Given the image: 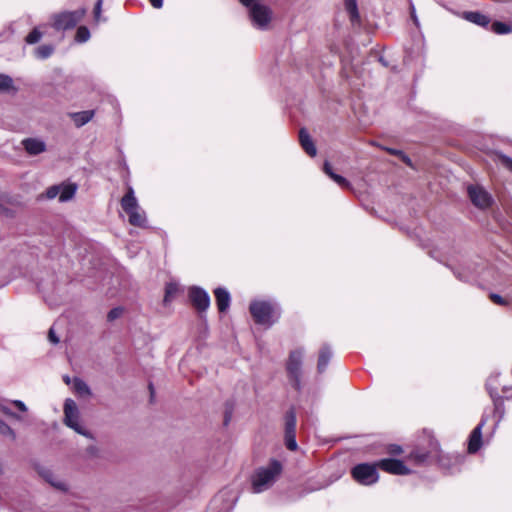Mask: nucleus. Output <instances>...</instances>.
Returning a JSON list of instances; mask_svg holds the SVG:
<instances>
[{
  "label": "nucleus",
  "mask_w": 512,
  "mask_h": 512,
  "mask_svg": "<svg viewBox=\"0 0 512 512\" xmlns=\"http://www.w3.org/2000/svg\"><path fill=\"white\" fill-rule=\"evenodd\" d=\"M0 214L6 215V216H12V211L6 207H4L2 204H0Z\"/></svg>",
  "instance_id": "09e8293b"
},
{
  "label": "nucleus",
  "mask_w": 512,
  "mask_h": 512,
  "mask_svg": "<svg viewBox=\"0 0 512 512\" xmlns=\"http://www.w3.org/2000/svg\"><path fill=\"white\" fill-rule=\"evenodd\" d=\"M48 337L50 342L53 344H57L59 342V338L55 335L54 330L52 328L49 330Z\"/></svg>",
  "instance_id": "de8ad7c7"
},
{
  "label": "nucleus",
  "mask_w": 512,
  "mask_h": 512,
  "mask_svg": "<svg viewBox=\"0 0 512 512\" xmlns=\"http://www.w3.org/2000/svg\"><path fill=\"white\" fill-rule=\"evenodd\" d=\"M42 476L45 478L47 482H49L53 487H55L58 490L65 491L68 489L67 483L64 480L55 476L52 472L48 470L44 471L42 472Z\"/></svg>",
  "instance_id": "5701e85b"
},
{
  "label": "nucleus",
  "mask_w": 512,
  "mask_h": 512,
  "mask_svg": "<svg viewBox=\"0 0 512 512\" xmlns=\"http://www.w3.org/2000/svg\"><path fill=\"white\" fill-rule=\"evenodd\" d=\"M411 18L413 19V22L415 23V25L418 26V24H419L418 23V18L416 16L414 7H412V9H411Z\"/></svg>",
  "instance_id": "3c124183"
},
{
  "label": "nucleus",
  "mask_w": 512,
  "mask_h": 512,
  "mask_svg": "<svg viewBox=\"0 0 512 512\" xmlns=\"http://www.w3.org/2000/svg\"><path fill=\"white\" fill-rule=\"evenodd\" d=\"M303 356L304 351L302 349L291 351L286 363L289 381L297 391L301 390Z\"/></svg>",
  "instance_id": "39448f33"
},
{
  "label": "nucleus",
  "mask_w": 512,
  "mask_h": 512,
  "mask_svg": "<svg viewBox=\"0 0 512 512\" xmlns=\"http://www.w3.org/2000/svg\"><path fill=\"white\" fill-rule=\"evenodd\" d=\"M388 448L396 449V448H401V447H400V446H398V445L392 444V445H390Z\"/></svg>",
  "instance_id": "864d4df0"
},
{
  "label": "nucleus",
  "mask_w": 512,
  "mask_h": 512,
  "mask_svg": "<svg viewBox=\"0 0 512 512\" xmlns=\"http://www.w3.org/2000/svg\"><path fill=\"white\" fill-rule=\"evenodd\" d=\"M344 5L347 13L349 14L351 22L358 23L360 20L358 6L356 0H344Z\"/></svg>",
  "instance_id": "b1692460"
},
{
  "label": "nucleus",
  "mask_w": 512,
  "mask_h": 512,
  "mask_svg": "<svg viewBox=\"0 0 512 512\" xmlns=\"http://www.w3.org/2000/svg\"><path fill=\"white\" fill-rule=\"evenodd\" d=\"M178 292V285L176 283H167L165 286V295L163 303L169 304Z\"/></svg>",
  "instance_id": "c756f323"
},
{
  "label": "nucleus",
  "mask_w": 512,
  "mask_h": 512,
  "mask_svg": "<svg viewBox=\"0 0 512 512\" xmlns=\"http://www.w3.org/2000/svg\"><path fill=\"white\" fill-rule=\"evenodd\" d=\"M0 435L12 441L16 439L15 431L2 419H0Z\"/></svg>",
  "instance_id": "7c9ffc66"
},
{
  "label": "nucleus",
  "mask_w": 512,
  "mask_h": 512,
  "mask_svg": "<svg viewBox=\"0 0 512 512\" xmlns=\"http://www.w3.org/2000/svg\"><path fill=\"white\" fill-rule=\"evenodd\" d=\"M377 468V463L374 465L359 464L352 469V476L361 485H372L379 479Z\"/></svg>",
  "instance_id": "6e6552de"
},
{
  "label": "nucleus",
  "mask_w": 512,
  "mask_h": 512,
  "mask_svg": "<svg viewBox=\"0 0 512 512\" xmlns=\"http://www.w3.org/2000/svg\"><path fill=\"white\" fill-rule=\"evenodd\" d=\"M377 466L390 474L406 475L410 473V469L402 461L397 459H382L377 462Z\"/></svg>",
  "instance_id": "9b49d317"
},
{
  "label": "nucleus",
  "mask_w": 512,
  "mask_h": 512,
  "mask_svg": "<svg viewBox=\"0 0 512 512\" xmlns=\"http://www.w3.org/2000/svg\"><path fill=\"white\" fill-rule=\"evenodd\" d=\"M502 391H503V393L506 395V397H507V398L512 397V394H511V395H508V391H509V388H508V387L504 386V387L502 388Z\"/></svg>",
  "instance_id": "603ef678"
},
{
  "label": "nucleus",
  "mask_w": 512,
  "mask_h": 512,
  "mask_svg": "<svg viewBox=\"0 0 512 512\" xmlns=\"http://www.w3.org/2000/svg\"><path fill=\"white\" fill-rule=\"evenodd\" d=\"M188 297L191 304L199 312L206 311L210 306L209 294L202 288L193 286L188 291Z\"/></svg>",
  "instance_id": "1a4fd4ad"
},
{
  "label": "nucleus",
  "mask_w": 512,
  "mask_h": 512,
  "mask_svg": "<svg viewBox=\"0 0 512 512\" xmlns=\"http://www.w3.org/2000/svg\"><path fill=\"white\" fill-rule=\"evenodd\" d=\"M77 191V185L74 183H68L60 185L59 201L66 202L71 200Z\"/></svg>",
  "instance_id": "4be33fe9"
},
{
  "label": "nucleus",
  "mask_w": 512,
  "mask_h": 512,
  "mask_svg": "<svg viewBox=\"0 0 512 512\" xmlns=\"http://www.w3.org/2000/svg\"><path fill=\"white\" fill-rule=\"evenodd\" d=\"M233 411H234V404L232 402H226L225 410H224V419H223L224 426H228L229 423L231 422Z\"/></svg>",
  "instance_id": "72a5a7b5"
},
{
  "label": "nucleus",
  "mask_w": 512,
  "mask_h": 512,
  "mask_svg": "<svg viewBox=\"0 0 512 512\" xmlns=\"http://www.w3.org/2000/svg\"><path fill=\"white\" fill-rule=\"evenodd\" d=\"M387 151L389 153L393 154V155L399 156L404 163H406L407 165L411 166L410 158L407 155H405L402 151L396 150V149H392V148L387 149Z\"/></svg>",
  "instance_id": "58836bf2"
},
{
  "label": "nucleus",
  "mask_w": 512,
  "mask_h": 512,
  "mask_svg": "<svg viewBox=\"0 0 512 512\" xmlns=\"http://www.w3.org/2000/svg\"><path fill=\"white\" fill-rule=\"evenodd\" d=\"M123 313V309L121 307L113 308L109 311L107 315V320L112 322L116 319H118Z\"/></svg>",
  "instance_id": "4c0bfd02"
},
{
  "label": "nucleus",
  "mask_w": 512,
  "mask_h": 512,
  "mask_svg": "<svg viewBox=\"0 0 512 512\" xmlns=\"http://www.w3.org/2000/svg\"><path fill=\"white\" fill-rule=\"evenodd\" d=\"M121 207L129 216V223L137 227H145L147 223L145 212L140 208L135 197L134 189L129 186L121 199Z\"/></svg>",
  "instance_id": "20e7f679"
},
{
  "label": "nucleus",
  "mask_w": 512,
  "mask_h": 512,
  "mask_svg": "<svg viewBox=\"0 0 512 512\" xmlns=\"http://www.w3.org/2000/svg\"><path fill=\"white\" fill-rule=\"evenodd\" d=\"M490 299L493 303H495L497 305L504 306V305L508 304V301L506 299H504L502 296L495 294V293L490 294Z\"/></svg>",
  "instance_id": "37998d69"
},
{
  "label": "nucleus",
  "mask_w": 512,
  "mask_h": 512,
  "mask_svg": "<svg viewBox=\"0 0 512 512\" xmlns=\"http://www.w3.org/2000/svg\"><path fill=\"white\" fill-rule=\"evenodd\" d=\"M16 91L12 77L7 74H0V93Z\"/></svg>",
  "instance_id": "a878e982"
},
{
  "label": "nucleus",
  "mask_w": 512,
  "mask_h": 512,
  "mask_svg": "<svg viewBox=\"0 0 512 512\" xmlns=\"http://www.w3.org/2000/svg\"><path fill=\"white\" fill-rule=\"evenodd\" d=\"M449 267L453 271V274L455 275V277L460 281L469 282L474 279L476 271L470 265H468V266L461 265L458 267L449 266Z\"/></svg>",
  "instance_id": "dca6fc26"
},
{
  "label": "nucleus",
  "mask_w": 512,
  "mask_h": 512,
  "mask_svg": "<svg viewBox=\"0 0 512 512\" xmlns=\"http://www.w3.org/2000/svg\"><path fill=\"white\" fill-rule=\"evenodd\" d=\"M85 14V8H80L75 11H64L53 15L52 25L56 30L72 29L83 19Z\"/></svg>",
  "instance_id": "0eeeda50"
},
{
  "label": "nucleus",
  "mask_w": 512,
  "mask_h": 512,
  "mask_svg": "<svg viewBox=\"0 0 512 512\" xmlns=\"http://www.w3.org/2000/svg\"><path fill=\"white\" fill-rule=\"evenodd\" d=\"M149 389L151 391V394H153V386H152V384L149 385Z\"/></svg>",
  "instance_id": "5fc2aeb1"
},
{
  "label": "nucleus",
  "mask_w": 512,
  "mask_h": 512,
  "mask_svg": "<svg viewBox=\"0 0 512 512\" xmlns=\"http://www.w3.org/2000/svg\"><path fill=\"white\" fill-rule=\"evenodd\" d=\"M331 356H332V352H331L330 347L327 345H324L320 349L319 357H318L317 369H318L319 373H322L326 370V368L329 364V361L331 359Z\"/></svg>",
  "instance_id": "aec40b11"
},
{
  "label": "nucleus",
  "mask_w": 512,
  "mask_h": 512,
  "mask_svg": "<svg viewBox=\"0 0 512 512\" xmlns=\"http://www.w3.org/2000/svg\"><path fill=\"white\" fill-rule=\"evenodd\" d=\"M25 151L32 156L39 155L46 150V144L39 138H25L21 142Z\"/></svg>",
  "instance_id": "ddd939ff"
},
{
  "label": "nucleus",
  "mask_w": 512,
  "mask_h": 512,
  "mask_svg": "<svg viewBox=\"0 0 512 512\" xmlns=\"http://www.w3.org/2000/svg\"><path fill=\"white\" fill-rule=\"evenodd\" d=\"M299 141L304 151L311 157H314L317 153L314 142L312 141L309 133L304 129L299 131Z\"/></svg>",
  "instance_id": "f3484780"
},
{
  "label": "nucleus",
  "mask_w": 512,
  "mask_h": 512,
  "mask_svg": "<svg viewBox=\"0 0 512 512\" xmlns=\"http://www.w3.org/2000/svg\"><path fill=\"white\" fill-rule=\"evenodd\" d=\"M283 471V463L277 459H271L266 465L257 468L251 477L253 493H262L270 489Z\"/></svg>",
  "instance_id": "f257e3e1"
},
{
  "label": "nucleus",
  "mask_w": 512,
  "mask_h": 512,
  "mask_svg": "<svg viewBox=\"0 0 512 512\" xmlns=\"http://www.w3.org/2000/svg\"><path fill=\"white\" fill-rule=\"evenodd\" d=\"M25 413H15L13 412V414L11 415L10 418L14 419L15 421L17 422H24L26 420V416L24 415Z\"/></svg>",
  "instance_id": "a18cd8bd"
},
{
  "label": "nucleus",
  "mask_w": 512,
  "mask_h": 512,
  "mask_svg": "<svg viewBox=\"0 0 512 512\" xmlns=\"http://www.w3.org/2000/svg\"><path fill=\"white\" fill-rule=\"evenodd\" d=\"M423 434L427 437V439H428L427 445L430 448H437V446H439L438 441L435 439V437L433 436L431 431L424 430Z\"/></svg>",
  "instance_id": "ea45409f"
},
{
  "label": "nucleus",
  "mask_w": 512,
  "mask_h": 512,
  "mask_svg": "<svg viewBox=\"0 0 512 512\" xmlns=\"http://www.w3.org/2000/svg\"><path fill=\"white\" fill-rule=\"evenodd\" d=\"M149 1L154 8H161L163 5V0H149Z\"/></svg>",
  "instance_id": "8fccbe9b"
},
{
  "label": "nucleus",
  "mask_w": 512,
  "mask_h": 512,
  "mask_svg": "<svg viewBox=\"0 0 512 512\" xmlns=\"http://www.w3.org/2000/svg\"><path fill=\"white\" fill-rule=\"evenodd\" d=\"M499 162L510 172H512V158L505 155V154H498L497 155Z\"/></svg>",
  "instance_id": "e433bc0d"
},
{
  "label": "nucleus",
  "mask_w": 512,
  "mask_h": 512,
  "mask_svg": "<svg viewBox=\"0 0 512 512\" xmlns=\"http://www.w3.org/2000/svg\"><path fill=\"white\" fill-rule=\"evenodd\" d=\"M498 377H499V374H491L486 381V389L492 399H494L496 396H498V394H497Z\"/></svg>",
  "instance_id": "bb28decb"
},
{
  "label": "nucleus",
  "mask_w": 512,
  "mask_h": 512,
  "mask_svg": "<svg viewBox=\"0 0 512 512\" xmlns=\"http://www.w3.org/2000/svg\"><path fill=\"white\" fill-rule=\"evenodd\" d=\"M484 420H482L471 432L467 448H481L482 446V427Z\"/></svg>",
  "instance_id": "6ab92c4d"
},
{
  "label": "nucleus",
  "mask_w": 512,
  "mask_h": 512,
  "mask_svg": "<svg viewBox=\"0 0 512 512\" xmlns=\"http://www.w3.org/2000/svg\"><path fill=\"white\" fill-rule=\"evenodd\" d=\"M74 390L76 393L82 396L91 395V390L89 386L80 378H75L73 382Z\"/></svg>",
  "instance_id": "cd10ccee"
},
{
  "label": "nucleus",
  "mask_w": 512,
  "mask_h": 512,
  "mask_svg": "<svg viewBox=\"0 0 512 512\" xmlns=\"http://www.w3.org/2000/svg\"><path fill=\"white\" fill-rule=\"evenodd\" d=\"M72 120L74 121L75 125L77 127H81L85 124H87L94 116L93 110H86L81 112H75L71 115Z\"/></svg>",
  "instance_id": "412c9836"
},
{
  "label": "nucleus",
  "mask_w": 512,
  "mask_h": 512,
  "mask_svg": "<svg viewBox=\"0 0 512 512\" xmlns=\"http://www.w3.org/2000/svg\"><path fill=\"white\" fill-rule=\"evenodd\" d=\"M64 424L73 429L76 433L89 437V432L80 422V414L74 400L68 398L64 402Z\"/></svg>",
  "instance_id": "423d86ee"
},
{
  "label": "nucleus",
  "mask_w": 512,
  "mask_h": 512,
  "mask_svg": "<svg viewBox=\"0 0 512 512\" xmlns=\"http://www.w3.org/2000/svg\"><path fill=\"white\" fill-rule=\"evenodd\" d=\"M9 405H13L15 408L19 410V412L27 413L28 408L26 404L21 400H11V401H0V413L11 417L13 411L11 410Z\"/></svg>",
  "instance_id": "a211bd4d"
},
{
  "label": "nucleus",
  "mask_w": 512,
  "mask_h": 512,
  "mask_svg": "<svg viewBox=\"0 0 512 512\" xmlns=\"http://www.w3.org/2000/svg\"><path fill=\"white\" fill-rule=\"evenodd\" d=\"M249 310L257 324L268 327L273 325L280 317L277 305L270 301L255 300L251 302Z\"/></svg>",
  "instance_id": "f03ea898"
},
{
  "label": "nucleus",
  "mask_w": 512,
  "mask_h": 512,
  "mask_svg": "<svg viewBox=\"0 0 512 512\" xmlns=\"http://www.w3.org/2000/svg\"><path fill=\"white\" fill-rule=\"evenodd\" d=\"M296 416L293 410H290L286 414V435L285 442L286 448H298L296 435Z\"/></svg>",
  "instance_id": "f8f14e48"
},
{
  "label": "nucleus",
  "mask_w": 512,
  "mask_h": 512,
  "mask_svg": "<svg viewBox=\"0 0 512 512\" xmlns=\"http://www.w3.org/2000/svg\"><path fill=\"white\" fill-rule=\"evenodd\" d=\"M380 61L383 63V65H386V63L384 62L383 58H380Z\"/></svg>",
  "instance_id": "4d7b16f0"
},
{
  "label": "nucleus",
  "mask_w": 512,
  "mask_h": 512,
  "mask_svg": "<svg viewBox=\"0 0 512 512\" xmlns=\"http://www.w3.org/2000/svg\"><path fill=\"white\" fill-rule=\"evenodd\" d=\"M331 179H333L341 187H347L349 185L348 181L338 174L332 175Z\"/></svg>",
  "instance_id": "c03bdc74"
},
{
  "label": "nucleus",
  "mask_w": 512,
  "mask_h": 512,
  "mask_svg": "<svg viewBox=\"0 0 512 512\" xmlns=\"http://www.w3.org/2000/svg\"><path fill=\"white\" fill-rule=\"evenodd\" d=\"M248 8V13L253 27L259 30H267L272 19L271 9L261 0H239Z\"/></svg>",
  "instance_id": "7ed1b4c3"
},
{
  "label": "nucleus",
  "mask_w": 512,
  "mask_h": 512,
  "mask_svg": "<svg viewBox=\"0 0 512 512\" xmlns=\"http://www.w3.org/2000/svg\"><path fill=\"white\" fill-rule=\"evenodd\" d=\"M499 398L498 396H496L493 400L494 402V414H495V417H497V420L496 422L498 423L503 415H504V408H503V405H502V402L499 401Z\"/></svg>",
  "instance_id": "f704fd0d"
},
{
  "label": "nucleus",
  "mask_w": 512,
  "mask_h": 512,
  "mask_svg": "<svg viewBox=\"0 0 512 512\" xmlns=\"http://www.w3.org/2000/svg\"><path fill=\"white\" fill-rule=\"evenodd\" d=\"M3 472V469H2V465L0 464V475L2 474Z\"/></svg>",
  "instance_id": "6e6d98bb"
},
{
  "label": "nucleus",
  "mask_w": 512,
  "mask_h": 512,
  "mask_svg": "<svg viewBox=\"0 0 512 512\" xmlns=\"http://www.w3.org/2000/svg\"><path fill=\"white\" fill-rule=\"evenodd\" d=\"M90 38V31L86 26H80L78 27L75 35V40L78 43H84L88 41Z\"/></svg>",
  "instance_id": "2f4dec72"
},
{
  "label": "nucleus",
  "mask_w": 512,
  "mask_h": 512,
  "mask_svg": "<svg viewBox=\"0 0 512 512\" xmlns=\"http://www.w3.org/2000/svg\"><path fill=\"white\" fill-rule=\"evenodd\" d=\"M458 15L468 22L481 27H487L490 24V18L479 11H465Z\"/></svg>",
  "instance_id": "4468645a"
},
{
  "label": "nucleus",
  "mask_w": 512,
  "mask_h": 512,
  "mask_svg": "<svg viewBox=\"0 0 512 512\" xmlns=\"http://www.w3.org/2000/svg\"><path fill=\"white\" fill-rule=\"evenodd\" d=\"M54 46L51 44H43L34 50V56L39 60L48 59L54 53Z\"/></svg>",
  "instance_id": "393cba45"
},
{
  "label": "nucleus",
  "mask_w": 512,
  "mask_h": 512,
  "mask_svg": "<svg viewBox=\"0 0 512 512\" xmlns=\"http://www.w3.org/2000/svg\"><path fill=\"white\" fill-rule=\"evenodd\" d=\"M60 193V185H54L47 189L46 196L48 199H54L59 196Z\"/></svg>",
  "instance_id": "79ce46f5"
},
{
  "label": "nucleus",
  "mask_w": 512,
  "mask_h": 512,
  "mask_svg": "<svg viewBox=\"0 0 512 512\" xmlns=\"http://www.w3.org/2000/svg\"><path fill=\"white\" fill-rule=\"evenodd\" d=\"M103 0H97L94 6V21L98 23L101 20Z\"/></svg>",
  "instance_id": "a19ab883"
},
{
  "label": "nucleus",
  "mask_w": 512,
  "mask_h": 512,
  "mask_svg": "<svg viewBox=\"0 0 512 512\" xmlns=\"http://www.w3.org/2000/svg\"><path fill=\"white\" fill-rule=\"evenodd\" d=\"M323 169H324V172H325V173H326L330 178H332V175H334V174H335V173L332 171V167H331L330 163H329V162H327V161L324 163V167H323Z\"/></svg>",
  "instance_id": "49530a36"
},
{
  "label": "nucleus",
  "mask_w": 512,
  "mask_h": 512,
  "mask_svg": "<svg viewBox=\"0 0 512 512\" xmlns=\"http://www.w3.org/2000/svg\"><path fill=\"white\" fill-rule=\"evenodd\" d=\"M427 452V450H416V453H414L411 457L416 463H424L428 457Z\"/></svg>",
  "instance_id": "c9c22d12"
},
{
  "label": "nucleus",
  "mask_w": 512,
  "mask_h": 512,
  "mask_svg": "<svg viewBox=\"0 0 512 512\" xmlns=\"http://www.w3.org/2000/svg\"><path fill=\"white\" fill-rule=\"evenodd\" d=\"M491 30L498 35L509 34L512 32V26L504 22L495 21L491 25Z\"/></svg>",
  "instance_id": "c85d7f7f"
},
{
  "label": "nucleus",
  "mask_w": 512,
  "mask_h": 512,
  "mask_svg": "<svg viewBox=\"0 0 512 512\" xmlns=\"http://www.w3.org/2000/svg\"><path fill=\"white\" fill-rule=\"evenodd\" d=\"M42 36V32L36 27L26 36L25 41L30 45L36 44L41 40Z\"/></svg>",
  "instance_id": "473e14b6"
},
{
  "label": "nucleus",
  "mask_w": 512,
  "mask_h": 512,
  "mask_svg": "<svg viewBox=\"0 0 512 512\" xmlns=\"http://www.w3.org/2000/svg\"><path fill=\"white\" fill-rule=\"evenodd\" d=\"M214 295L219 312H226L230 306V293L225 288L218 287L214 290Z\"/></svg>",
  "instance_id": "2eb2a0df"
},
{
  "label": "nucleus",
  "mask_w": 512,
  "mask_h": 512,
  "mask_svg": "<svg viewBox=\"0 0 512 512\" xmlns=\"http://www.w3.org/2000/svg\"><path fill=\"white\" fill-rule=\"evenodd\" d=\"M468 195L471 202L480 209L488 208L492 203L491 195L480 186H469Z\"/></svg>",
  "instance_id": "9d476101"
}]
</instances>
